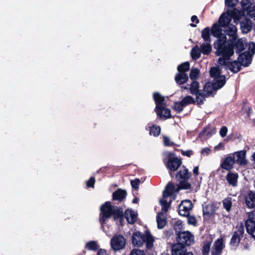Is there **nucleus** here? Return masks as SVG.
<instances>
[{"label":"nucleus","instance_id":"obj_1","mask_svg":"<svg viewBox=\"0 0 255 255\" xmlns=\"http://www.w3.org/2000/svg\"><path fill=\"white\" fill-rule=\"evenodd\" d=\"M131 241L133 245L135 247H140L144 243L146 245L147 249H151L153 246L154 239L149 230L142 234L139 231H136L132 234Z\"/></svg>","mask_w":255,"mask_h":255},{"label":"nucleus","instance_id":"obj_2","mask_svg":"<svg viewBox=\"0 0 255 255\" xmlns=\"http://www.w3.org/2000/svg\"><path fill=\"white\" fill-rule=\"evenodd\" d=\"M251 63V59L246 52L239 55L237 60L228 62V69L234 73H237L241 70V66L248 67Z\"/></svg>","mask_w":255,"mask_h":255},{"label":"nucleus","instance_id":"obj_3","mask_svg":"<svg viewBox=\"0 0 255 255\" xmlns=\"http://www.w3.org/2000/svg\"><path fill=\"white\" fill-rule=\"evenodd\" d=\"M182 160L178 157L175 156L174 153L169 152L168 154L167 161L165 166L171 178H174V172L177 171L182 166Z\"/></svg>","mask_w":255,"mask_h":255},{"label":"nucleus","instance_id":"obj_4","mask_svg":"<svg viewBox=\"0 0 255 255\" xmlns=\"http://www.w3.org/2000/svg\"><path fill=\"white\" fill-rule=\"evenodd\" d=\"M176 241L186 247L194 243V236L190 231H183L177 234Z\"/></svg>","mask_w":255,"mask_h":255},{"label":"nucleus","instance_id":"obj_5","mask_svg":"<svg viewBox=\"0 0 255 255\" xmlns=\"http://www.w3.org/2000/svg\"><path fill=\"white\" fill-rule=\"evenodd\" d=\"M214 48L216 49L215 54L218 56H224L231 58L234 55V46L232 43H228L224 45H215Z\"/></svg>","mask_w":255,"mask_h":255},{"label":"nucleus","instance_id":"obj_6","mask_svg":"<svg viewBox=\"0 0 255 255\" xmlns=\"http://www.w3.org/2000/svg\"><path fill=\"white\" fill-rule=\"evenodd\" d=\"M115 207L112 206L109 201L106 202L102 205L100 208L101 214L100 216V222L102 225L106 223L107 219L111 218Z\"/></svg>","mask_w":255,"mask_h":255},{"label":"nucleus","instance_id":"obj_7","mask_svg":"<svg viewBox=\"0 0 255 255\" xmlns=\"http://www.w3.org/2000/svg\"><path fill=\"white\" fill-rule=\"evenodd\" d=\"M126 239L121 235H117L111 239L110 244L114 251H119L124 249L126 245Z\"/></svg>","mask_w":255,"mask_h":255},{"label":"nucleus","instance_id":"obj_8","mask_svg":"<svg viewBox=\"0 0 255 255\" xmlns=\"http://www.w3.org/2000/svg\"><path fill=\"white\" fill-rule=\"evenodd\" d=\"M191 176V172L184 165H182L176 174L174 173V177L179 182L189 183L188 180Z\"/></svg>","mask_w":255,"mask_h":255},{"label":"nucleus","instance_id":"obj_9","mask_svg":"<svg viewBox=\"0 0 255 255\" xmlns=\"http://www.w3.org/2000/svg\"><path fill=\"white\" fill-rule=\"evenodd\" d=\"M244 227L243 226H241L237 231L233 233L229 243L231 247H234L236 248L239 246L244 234Z\"/></svg>","mask_w":255,"mask_h":255},{"label":"nucleus","instance_id":"obj_10","mask_svg":"<svg viewBox=\"0 0 255 255\" xmlns=\"http://www.w3.org/2000/svg\"><path fill=\"white\" fill-rule=\"evenodd\" d=\"M193 208V205L190 200H184L178 206V213L182 216L189 215Z\"/></svg>","mask_w":255,"mask_h":255},{"label":"nucleus","instance_id":"obj_11","mask_svg":"<svg viewBox=\"0 0 255 255\" xmlns=\"http://www.w3.org/2000/svg\"><path fill=\"white\" fill-rule=\"evenodd\" d=\"M241 4L247 15L255 20V4L252 3L251 0H242Z\"/></svg>","mask_w":255,"mask_h":255},{"label":"nucleus","instance_id":"obj_12","mask_svg":"<svg viewBox=\"0 0 255 255\" xmlns=\"http://www.w3.org/2000/svg\"><path fill=\"white\" fill-rule=\"evenodd\" d=\"M235 163V157L232 153H230L224 159L220 164V167L222 169L230 171V170H232L233 169Z\"/></svg>","mask_w":255,"mask_h":255},{"label":"nucleus","instance_id":"obj_13","mask_svg":"<svg viewBox=\"0 0 255 255\" xmlns=\"http://www.w3.org/2000/svg\"><path fill=\"white\" fill-rule=\"evenodd\" d=\"M218 207L214 203L203 205V216L204 219H210L216 214Z\"/></svg>","mask_w":255,"mask_h":255},{"label":"nucleus","instance_id":"obj_14","mask_svg":"<svg viewBox=\"0 0 255 255\" xmlns=\"http://www.w3.org/2000/svg\"><path fill=\"white\" fill-rule=\"evenodd\" d=\"M247 151L242 150L232 153L235 159V162L239 166H245L248 164V160L246 159Z\"/></svg>","mask_w":255,"mask_h":255},{"label":"nucleus","instance_id":"obj_15","mask_svg":"<svg viewBox=\"0 0 255 255\" xmlns=\"http://www.w3.org/2000/svg\"><path fill=\"white\" fill-rule=\"evenodd\" d=\"M245 204L249 209H255V192L249 190L245 196Z\"/></svg>","mask_w":255,"mask_h":255},{"label":"nucleus","instance_id":"obj_16","mask_svg":"<svg viewBox=\"0 0 255 255\" xmlns=\"http://www.w3.org/2000/svg\"><path fill=\"white\" fill-rule=\"evenodd\" d=\"M153 98L156 105L155 112L157 115H159L161 110L160 106H162L165 101L164 97L162 96L159 93L155 92L153 94Z\"/></svg>","mask_w":255,"mask_h":255},{"label":"nucleus","instance_id":"obj_17","mask_svg":"<svg viewBox=\"0 0 255 255\" xmlns=\"http://www.w3.org/2000/svg\"><path fill=\"white\" fill-rule=\"evenodd\" d=\"M226 83V76L224 75L214 78L212 84V89L217 91L222 88Z\"/></svg>","mask_w":255,"mask_h":255},{"label":"nucleus","instance_id":"obj_18","mask_svg":"<svg viewBox=\"0 0 255 255\" xmlns=\"http://www.w3.org/2000/svg\"><path fill=\"white\" fill-rule=\"evenodd\" d=\"M239 174L236 172H233L231 170L228 171L226 176V179L229 184L233 187L237 186Z\"/></svg>","mask_w":255,"mask_h":255},{"label":"nucleus","instance_id":"obj_19","mask_svg":"<svg viewBox=\"0 0 255 255\" xmlns=\"http://www.w3.org/2000/svg\"><path fill=\"white\" fill-rule=\"evenodd\" d=\"M172 255H182L187 252L186 247L179 243H175L171 247Z\"/></svg>","mask_w":255,"mask_h":255},{"label":"nucleus","instance_id":"obj_20","mask_svg":"<svg viewBox=\"0 0 255 255\" xmlns=\"http://www.w3.org/2000/svg\"><path fill=\"white\" fill-rule=\"evenodd\" d=\"M240 27L243 33H248L252 28V20L248 18H244L240 22Z\"/></svg>","mask_w":255,"mask_h":255},{"label":"nucleus","instance_id":"obj_21","mask_svg":"<svg viewBox=\"0 0 255 255\" xmlns=\"http://www.w3.org/2000/svg\"><path fill=\"white\" fill-rule=\"evenodd\" d=\"M127 192L126 190L119 188L113 192L112 195L113 200L119 201H123L126 198Z\"/></svg>","mask_w":255,"mask_h":255},{"label":"nucleus","instance_id":"obj_22","mask_svg":"<svg viewBox=\"0 0 255 255\" xmlns=\"http://www.w3.org/2000/svg\"><path fill=\"white\" fill-rule=\"evenodd\" d=\"M211 95V92L208 91V93H204L201 90L197 95H196V103L198 106L203 105L204 103L206 98L209 97Z\"/></svg>","mask_w":255,"mask_h":255},{"label":"nucleus","instance_id":"obj_23","mask_svg":"<svg viewBox=\"0 0 255 255\" xmlns=\"http://www.w3.org/2000/svg\"><path fill=\"white\" fill-rule=\"evenodd\" d=\"M231 16L229 13H222L219 19V24L223 27H227L231 21Z\"/></svg>","mask_w":255,"mask_h":255},{"label":"nucleus","instance_id":"obj_24","mask_svg":"<svg viewBox=\"0 0 255 255\" xmlns=\"http://www.w3.org/2000/svg\"><path fill=\"white\" fill-rule=\"evenodd\" d=\"M112 213L114 220H119L120 223L122 224L125 217V214H124L123 209L116 207V208H114Z\"/></svg>","mask_w":255,"mask_h":255},{"label":"nucleus","instance_id":"obj_25","mask_svg":"<svg viewBox=\"0 0 255 255\" xmlns=\"http://www.w3.org/2000/svg\"><path fill=\"white\" fill-rule=\"evenodd\" d=\"M125 218L128 223L133 224L136 221L137 215L132 210L127 209L125 212Z\"/></svg>","mask_w":255,"mask_h":255},{"label":"nucleus","instance_id":"obj_26","mask_svg":"<svg viewBox=\"0 0 255 255\" xmlns=\"http://www.w3.org/2000/svg\"><path fill=\"white\" fill-rule=\"evenodd\" d=\"M188 80L189 77L186 73H181L178 72L175 76V81L178 85L186 83Z\"/></svg>","mask_w":255,"mask_h":255},{"label":"nucleus","instance_id":"obj_27","mask_svg":"<svg viewBox=\"0 0 255 255\" xmlns=\"http://www.w3.org/2000/svg\"><path fill=\"white\" fill-rule=\"evenodd\" d=\"M248 218L245 221V227H255V209L247 213Z\"/></svg>","mask_w":255,"mask_h":255},{"label":"nucleus","instance_id":"obj_28","mask_svg":"<svg viewBox=\"0 0 255 255\" xmlns=\"http://www.w3.org/2000/svg\"><path fill=\"white\" fill-rule=\"evenodd\" d=\"M175 186L171 182H169L165 187V190L163 192L162 196L163 198H167L172 196L174 192Z\"/></svg>","mask_w":255,"mask_h":255},{"label":"nucleus","instance_id":"obj_29","mask_svg":"<svg viewBox=\"0 0 255 255\" xmlns=\"http://www.w3.org/2000/svg\"><path fill=\"white\" fill-rule=\"evenodd\" d=\"M164 214L162 212H159L156 216V222L157 224V228L159 229H163L167 224L166 218H164Z\"/></svg>","mask_w":255,"mask_h":255},{"label":"nucleus","instance_id":"obj_30","mask_svg":"<svg viewBox=\"0 0 255 255\" xmlns=\"http://www.w3.org/2000/svg\"><path fill=\"white\" fill-rule=\"evenodd\" d=\"M231 43L233 44L234 48H235L236 49V53L239 54L242 53L241 52L246 48V46L242 39H238L235 43H233V41H232V43Z\"/></svg>","mask_w":255,"mask_h":255},{"label":"nucleus","instance_id":"obj_31","mask_svg":"<svg viewBox=\"0 0 255 255\" xmlns=\"http://www.w3.org/2000/svg\"><path fill=\"white\" fill-rule=\"evenodd\" d=\"M200 84L197 81H193L190 85L189 90L190 94L196 95L201 91L199 90Z\"/></svg>","mask_w":255,"mask_h":255},{"label":"nucleus","instance_id":"obj_32","mask_svg":"<svg viewBox=\"0 0 255 255\" xmlns=\"http://www.w3.org/2000/svg\"><path fill=\"white\" fill-rule=\"evenodd\" d=\"M161 113L160 114L157 116L160 118H164V119H170L171 118V111L168 108H166L165 107L160 106Z\"/></svg>","mask_w":255,"mask_h":255},{"label":"nucleus","instance_id":"obj_33","mask_svg":"<svg viewBox=\"0 0 255 255\" xmlns=\"http://www.w3.org/2000/svg\"><path fill=\"white\" fill-rule=\"evenodd\" d=\"M222 27L219 24H214L211 30V34L216 37L219 36L222 33Z\"/></svg>","mask_w":255,"mask_h":255},{"label":"nucleus","instance_id":"obj_34","mask_svg":"<svg viewBox=\"0 0 255 255\" xmlns=\"http://www.w3.org/2000/svg\"><path fill=\"white\" fill-rule=\"evenodd\" d=\"M200 51L201 52L205 55H209L212 51V47L207 42L203 43L200 46Z\"/></svg>","mask_w":255,"mask_h":255},{"label":"nucleus","instance_id":"obj_35","mask_svg":"<svg viewBox=\"0 0 255 255\" xmlns=\"http://www.w3.org/2000/svg\"><path fill=\"white\" fill-rule=\"evenodd\" d=\"M190 69V63L189 62H185L179 65L177 67L178 73H186Z\"/></svg>","mask_w":255,"mask_h":255},{"label":"nucleus","instance_id":"obj_36","mask_svg":"<svg viewBox=\"0 0 255 255\" xmlns=\"http://www.w3.org/2000/svg\"><path fill=\"white\" fill-rule=\"evenodd\" d=\"M210 75L213 79L221 76V69L218 67H213L210 68Z\"/></svg>","mask_w":255,"mask_h":255},{"label":"nucleus","instance_id":"obj_37","mask_svg":"<svg viewBox=\"0 0 255 255\" xmlns=\"http://www.w3.org/2000/svg\"><path fill=\"white\" fill-rule=\"evenodd\" d=\"M192 186L189 183L179 182L176 188H175L174 192L178 193L181 190L190 189Z\"/></svg>","mask_w":255,"mask_h":255},{"label":"nucleus","instance_id":"obj_38","mask_svg":"<svg viewBox=\"0 0 255 255\" xmlns=\"http://www.w3.org/2000/svg\"><path fill=\"white\" fill-rule=\"evenodd\" d=\"M161 131V128L159 126L152 125L150 127L149 134L155 137L158 136Z\"/></svg>","mask_w":255,"mask_h":255},{"label":"nucleus","instance_id":"obj_39","mask_svg":"<svg viewBox=\"0 0 255 255\" xmlns=\"http://www.w3.org/2000/svg\"><path fill=\"white\" fill-rule=\"evenodd\" d=\"M181 101L182 102L185 107L190 104H196L195 100L191 96L189 95L186 96L185 97H184Z\"/></svg>","mask_w":255,"mask_h":255},{"label":"nucleus","instance_id":"obj_40","mask_svg":"<svg viewBox=\"0 0 255 255\" xmlns=\"http://www.w3.org/2000/svg\"><path fill=\"white\" fill-rule=\"evenodd\" d=\"M210 32L211 30L209 27H207L204 28L202 31V37L206 42H210Z\"/></svg>","mask_w":255,"mask_h":255},{"label":"nucleus","instance_id":"obj_41","mask_svg":"<svg viewBox=\"0 0 255 255\" xmlns=\"http://www.w3.org/2000/svg\"><path fill=\"white\" fill-rule=\"evenodd\" d=\"M225 247V246L224 244V240L222 238H219L216 241H215L213 245L214 248L221 251H223Z\"/></svg>","mask_w":255,"mask_h":255},{"label":"nucleus","instance_id":"obj_42","mask_svg":"<svg viewBox=\"0 0 255 255\" xmlns=\"http://www.w3.org/2000/svg\"><path fill=\"white\" fill-rule=\"evenodd\" d=\"M201 51L199 49L198 46L196 45L194 47L191 51V56L194 60L198 59L201 56Z\"/></svg>","mask_w":255,"mask_h":255},{"label":"nucleus","instance_id":"obj_43","mask_svg":"<svg viewBox=\"0 0 255 255\" xmlns=\"http://www.w3.org/2000/svg\"><path fill=\"white\" fill-rule=\"evenodd\" d=\"M211 241H207L204 242L203 246L202 249V255H208L210 250V247L211 245Z\"/></svg>","mask_w":255,"mask_h":255},{"label":"nucleus","instance_id":"obj_44","mask_svg":"<svg viewBox=\"0 0 255 255\" xmlns=\"http://www.w3.org/2000/svg\"><path fill=\"white\" fill-rule=\"evenodd\" d=\"M223 205L224 209L227 212H230L231 210L232 206V202L231 198H227L223 200Z\"/></svg>","mask_w":255,"mask_h":255},{"label":"nucleus","instance_id":"obj_45","mask_svg":"<svg viewBox=\"0 0 255 255\" xmlns=\"http://www.w3.org/2000/svg\"><path fill=\"white\" fill-rule=\"evenodd\" d=\"M85 248L88 250L95 251H97L99 247L96 241H92L86 244Z\"/></svg>","mask_w":255,"mask_h":255},{"label":"nucleus","instance_id":"obj_46","mask_svg":"<svg viewBox=\"0 0 255 255\" xmlns=\"http://www.w3.org/2000/svg\"><path fill=\"white\" fill-rule=\"evenodd\" d=\"M227 27L228 29L226 30V34L229 36H233L232 41H233L234 40H236L237 38L236 35L237 30L236 27L235 26H233L232 27H231L228 26Z\"/></svg>","mask_w":255,"mask_h":255},{"label":"nucleus","instance_id":"obj_47","mask_svg":"<svg viewBox=\"0 0 255 255\" xmlns=\"http://www.w3.org/2000/svg\"><path fill=\"white\" fill-rule=\"evenodd\" d=\"M200 75V70L198 68L192 69L189 74L190 78L193 81H196Z\"/></svg>","mask_w":255,"mask_h":255},{"label":"nucleus","instance_id":"obj_48","mask_svg":"<svg viewBox=\"0 0 255 255\" xmlns=\"http://www.w3.org/2000/svg\"><path fill=\"white\" fill-rule=\"evenodd\" d=\"M217 37L218 38V39L214 42V46H215V45L227 44V37L225 35L223 34L222 33L221 35Z\"/></svg>","mask_w":255,"mask_h":255},{"label":"nucleus","instance_id":"obj_49","mask_svg":"<svg viewBox=\"0 0 255 255\" xmlns=\"http://www.w3.org/2000/svg\"><path fill=\"white\" fill-rule=\"evenodd\" d=\"M173 229L175 231L176 235H177V233L183 232L182 231L183 229V224L182 222L180 220H178L176 221L173 225Z\"/></svg>","mask_w":255,"mask_h":255},{"label":"nucleus","instance_id":"obj_50","mask_svg":"<svg viewBox=\"0 0 255 255\" xmlns=\"http://www.w3.org/2000/svg\"><path fill=\"white\" fill-rule=\"evenodd\" d=\"M184 107H185L181 101L175 102L174 103L173 109L175 110L177 113H180L183 110Z\"/></svg>","mask_w":255,"mask_h":255},{"label":"nucleus","instance_id":"obj_51","mask_svg":"<svg viewBox=\"0 0 255 255\" xmlns=\"http://www.w3.org/2000/svg\"><path fill=\"white\" fill-rule=\"evenodd\" d=\"M163 198L160 200V205L162 206V210L165 212H167L169 208L170 207V202H168L165 199Z\"/></svg>","mask_w":255,"mask_h":255},{"label":"nucleus","instance_id":"obj_52","mask_svg":"<svg viewBox=\"0 0 255 255\" xmlns=\"http://www.w3.org/2000/svg\"><path fill=\"white\" fill-rule=\"evenodd\" d=\"M210 128L209 126H206L204 128L200 134L205 135L206 136H211L213 133H215V128H214L213 130H210Z\"/></svg>","mask_w":255,"mask_h":255},{"label":"nucleus","instance_id":"obj_53","mask_svg":"<svg viewBox=\"0 0 255 255\" xmlns=\"http://www.w3.org/2000/svg\"><path fill=\"white\" fill-rule=\"evenodd\" d=\"M163 144L165 146H172L174 145L179 146V145L176 144L173 141H171L170 138L166 136H163Z\"/></svg>","mask_w":255,"mask_h":255},{"label":"nucleus","instance_id":"obj_54","mask_svg":"<svg viewBox=\"0 0 255 255\" xmlns=\"http://www.w3.org/2000/svg\"><path fill=\"white\" fill-rule=\"evenodd\" d=\"M184 217H186L187 218V223L189 225H192L193 226H196L197 225V220L194 216H192L189 214V215L187 216H183Z\"/></svg>","mask_w":255,"mask_h":255},{"label":"nucleus","instance_id":"obj_55","mask_svg":"<svg viewBox=\"0 0 255 255\" xmlns=\"http://www.w3.org/2000/svg\"><path fill=\"white\" fill-rule=\"evenodd\" d=\"M231 58H228L224 56H221L218 58V62L220 65H225L228 66V61Z\"/></svg>","mask_w":255,"mask_h":255},{"label":"nucleus","instance_id":"obj_56","mask_svg":"<svg viewBox=\"0 0 255 255\" xmlns=\"http://www.w3.org/2000/svg\"><path fill=\"white\" fill-rule=\"evenodd\" d=\"M225 3L227 7L233 8L237 5L238 0H225Z\"/></svg>","mask_w":255,"mask_h":255},{"label":"nucleus","instance_id":"obj_57","mask_svg":"<svg viewBox=\"0 0 255 255\" xmlns=\"http://www.w3.org/2000/svg\"><path fill=\"white\" fill-rule=\"evenodd\" d=\"M129 255H146L144 251L138 249H132Z\"/></svg>","mask_w":255,"mask_h":255},{"label":"nucleus","instance_id":"obj_58","mask_svg":"<svg viewBox=\"0 0 255 255\" xmlns=\"http://www.w3.org/2000/svg\"><path fill=\"white\" fill-rule=\"evenodd\" d=\"M247 232L255 240V226L246 227Z\"/></svg>","mask_w":255,"mask_h":255},{"label":"nucleus","instance_id":"obj_59","mask_svg":"<svg viewBox=\"0 0 255 255\" xmlns=\"http://www.w3.org/2000/svg\"><path fill=\"white\" fill-rule=\"evenodd\" d=\"M214 90L212 89V84H210L209 83H206L204 86V91L205 93H208V91L211 92V95L213 94V91Z\"/></svg>","mask_w":255,"mask_h":255},{"label":"nucleus","instance_id":"obj_60","mask_svg":"<svg viewBox=\"0 0 255 255\" xmlns=\"http://www.w3.org/2000/svg\"><path fill=\"white\" fill-rule=\"evenodd\" d=\"M95 183V179L94 177H91L86 182V185L88 187L93 188Z\"/></svg>","mask_w":255,"mask_h":255},{"label":"nucleus","instance_id":"obj_61","mask_svg":"<svg viewBox=\"0 0 255 255\" xmlns=\"http://www.w3.org/2000/svg\"><path fill=\"white\" fill-rule=\"evenodd\" d=\"M130 184L133 188L136 189L138 188V186L139 184H140V180L138 178H136L133 180H131Z\"/></svg>","mask_w":255,"mask_h":255},{"label":"nucleus","instance_id":"obj_62","mask_svg":"<svg viewBox=\"0 0 255 255\" xmlns=\"http://www.w3.org/2000/svg\"><path fill=\"white\" fill-rule=\"evenodd\" d=\"M228 132V128L226 126H223L220 130V135L221 137H224L226 136Z\"/></svg>","mask_w":255,"mask_h":255},{"label":"nucleus","instance_id":"obj_63","mask_svg":"<svg viewBox=\"0 0 255 255\" xmlns=\"http://www.w3.org/2000/svg\"><path fill=\"white\" fill-rule=\"evenodd\" d=\"M180 151L182 155L186 156L189 157H190L191 155L193 154V152L191 150H188L186 151L180 150Z\"/></svg>","mask_w":255,"mask_h":255},{"label":"nucleus","instance_id":"obj_64","mask_svg":"<svg viewBox=\"0 0 255 255\" xmlns=\"http://www.w3.org/2000/svg\"><path fill=\"white\" fill-rule=\"evenodd\" d=\"M96 255H107V251L105 249H99Z\"/></svg>","mask_w":255,"mask_h":255}]
</instances>
